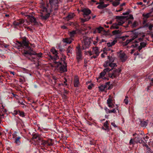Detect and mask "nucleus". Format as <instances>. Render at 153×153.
Masks as SVG:
<instances>
[{"label":"nucleus","instance_id":"nucleus-1","mask_svg":"<svg viewBox=\"0 0 153 153\" xmlns=\"http://www.w3.org/2000/svg\"><path fill=\"white\" fill-rule=\"evenodd\" d=\"M20 46L25 48L24 51L22 52L23 54L25 55L28 54L29 55H36L38 57H40L42 55L41 53H36L33 51L28 46V42L26 40L25 37L23 39V41L22 42H19Z\"/></svg>","mask_w":153,"mask_h":153},{"label":"nucleus","instance_id":"nucleus-2","mask_svg":"<svg viewBox=\"0 0 153 153\" xmlns=\"http://www.w3.org/2000/svg\"><path fill=\"white\" fill-rule=\"evenodd\" d=\"M46 5H47L43 3H42L40 6V16L43 19H47L49 17L50 14V11L46 8Z\"/></svg>","mask_w":153,"mask_h":153},{"label":"nucleus","instance_id":"nucleus-3","mask_svg":"<svg viewBox=\"0 0 153 153\" xmlns=\"http://www.w3.org/2000/svg\"><path fill=\"white\" fill-rule=\"evenodd\" d=\"M116 22L113 24L111 27V29H117L119 28V26L122 25L124 23L127 19V18L125 16H117L116 18Z\"/></svg>","mask_w":153,"mask_h":153},{"label":"nucleus","instance_id":"nucleus-4","mask_svg":"<svg viewBox=\"0 0 153 153\" xmlns=\"http://www.w3.org/2000/svg\"><path fill=\"white\" fill-rule=\"evenodd\" d=\"M133 136H135V138L134 139H131L129 142L130 144H134L136 143L140 142V141L143 137L142 134H137L136 133H135L133 134Z\"/></svg>","mask_w":153,"mask_h":153},{"label":"nucleus","instance_id":"nucleus-5","mask_svg":"<svg viewBox=\"0 0 153 153\" xmlns=\"http://www.w3.org/2000/svg\"><path fill=\"white\" fill-rule=\"evenodd\" d=\"M82 11L84 13V19H82L81 21L82 22H84L88 21L91 18V17L88 16V15L91 13V11L88 9L85 8L82 9Z\"/></svg>","mask_w":153,"mask_h":153},{"label":"nucleus","instance_id":"nucleus-6","mask_svg":"<svg viewBox=\"0 0 153 153\" xmlns=\"http://www.w3.org/2000/svg\"><path fill=\"white\" fill-rule=\"evenodd\" d=\"M108 59H109V61L105 62L104 64L105 67L109 66L111 67H114L116 66V64L112 63L114 60L113 58L112 57L110 58L109 56H108Z\"/></svg>","mask_w":153,"mask_h":153},{"label":"nucleus","instance_id":"nucleus-7","mask_svg":"<svg viewBox=\"0 0 153 153\" xmlns=\"http://www.w3.org/2000/svg\"><path fill=\"white\" fill-rule=\"evenodd\" d=\"M56 66H55L56 67H59V70L62 72H65L67 71V66L66 64L63 62V64H62L59 62H55Z\"/></svg>","mask_w":153,"mask_h":153},{"label":"nucleus","instance_id":"nucleus-8","mask_svg":"<svg viewBox=\"0 0 153 153\" xmlns=\"http://www.w3.org/2000/svg\"><path fill=\"white\" fill-rule=\"evenodd\" d=\"M99 53L100 52L98 48L95 47L93 48L92 52L88 51L87 52V54L89 55L90 56H91L93 54H95V55H94L91 57L95 58L99 55Z\"/></svg>","mask_w":153,"mask_h":153},{"label":"nucleus","instance_id":"nucleus-9","mask_svg":"<svg viewBox=\"0 0 153 153\" xmlns=\"http://www.w3.org/2000/svg\"><path fill=\"white\" fill-rule=\"evenodd\" d=\"M82 48L83 49H85L88 48L90 44V42L89 39L86 37H84L83 39L82 40Z\"/></svg>","mask_w":153,"mask_h":153},{"label":"nucleus","instance_id":"nucleus-10","mask_svg":"<svg viewBox=\"0 0 153 153\" xmlns=\"http://www.w3.org/2000/svg\"><path fill=\"white\" fill-rule=\"evenodd\" d=\"M132 36H133V38L129 40H127L125 42V45H127L129 43L131 42H134L135 41L137 43H135L134 45H132V46H133L134 47H137L138 46H139V44H137L138 42L137 41H136V40H134V39L137 37V36L136 34H133Z\"/></svg>","mask_w":153,"mask_h":153},{"label":"nucleus","instance_id":"nucleus-11","mask_svg":"<svg viewBox=\"0 0 153 153\" xmlns=\"http://www.w3.org/2000/svg\"><path fill=\"white\" fill-rule=\"evenodd\" d=\"M108 1L109 0H100V2L99 3H97V4H98L99 5L97 6V7L99 9H102L104 7H106L109 5L108 4H104V3L105 2V1Z\"/></svg>","mask_w":153,"mask_h":153},{"label":"nucleus","instance_id":"nucleus-12","mask_svg":"<svg viewBox=\"0 0 153 153\" xmlns=\"http://www.w3.org/2000/svg\"><path fill=\"white\" fill-rule=\"evenodd\" d=\"M120 71V69L119 68L118 69L114 70L113 73L112 74H109V76L112 78H115L119 74Z\"/></svg>","mask_w":153,"mask_h":153},{"label":"nucleus","instance_id":"nucleus-13","mask_svg":"<svg viewBox=\"0 0 153 153\" xmlns=\"http://www.w3.org/2000/svg\"><path fill=\"white\" fill-rule=\"evenodd\" d=\"M51 52L54 55L53 57L51 55L49 56L51 59L55 60H57L59 58L58 56H57L58 53L57 51L54 48H51Z\"/></svg>","mask_w":153,"mask_h":153},{"label":"nucleus","instance_id":"nucleus-14","mask_svg":"<svg viewBox=\"0 0 153 153\" xmlns=\"http://www.w3.org/2000/svg\"><path fill=\"white\" fill-rule=\"evenodd\" d=\"M110 82H107L105 83L104 85H101L99 87V90L101 91H104L105 89H107L108 87L109 86Z\"/></svg>","mask_w":153,"mask_h":153},{"label":"nucleus","instance_id":"nucleus-15","mask_svg":"<svg viewBox=\"0 0 153 153\" xmlns=\"http://www.w3.org/2000/svg\"><path fill=\"white\" fill-rule=\"evenodd\" d=\"M118 55L122 61H125L127 58V56L122 51H121L119 53Z\"/></svg>","mask_w":153,"mask_h":153},{"label":"nucleus","instance_id":"nucleus-16","mask_svg":"<svg viewBox=\"0 0 153 153\" xmlns=\"http://www.w3.org/2000/svg\"><path fill=\"white\" fill-rule=\"evenodd\" d=\"M107 103L108 105V106L111 108H113L114 106V102L113 99L112 98H110V96L109 98L107 100Z\"/></svg>","mask_w":153,"mask_h":153},{"label":"nucleus","instance_id":"nucleus-17","mask_svg":"<svg viewBox=\"0 0 153 153\" xmlns=\"http://www.w3.org/2000/svg\"><path fill=\"white\" fill-rule=\"evenodd\" d=\"M110 70L109 69V68H107L105 69H104L103 70V71L100 74V76H99V78H102L103 79H105V77H104V76L106 73V72H107L110 71Z\"/></svg>","mask_w":153,"mask_h":153},{"label":"nucleus","instance_id":"nucleus-18","mask_svg":"<svg viewBox=\"0 0 153 153\" xmlns=\"http://www.w3.org/2000/svg\"><path fill=\"white\" fill-rule=\"evenodd\" d=\"M24 22L25 21L23 19H20L14 22L13 24L15 27H17L23 24Z\"/></svg>","mask_w":153,"mask_h":153},{"label":"nucleus","instance_id":"nucleus-19","mask_svg":"<svg viewBox=\"0 0 153 153\" xmlns=\"http://www.w3.org/2000/svg\"><path fill=\"white\" fill-rule=\"evenodd\" d=\"M77 51L76 52V58L78 60H79L81 58V52L80 50V47L79 46L77 47Z\"/></svg>","mask_w":153,"mask_h":153},{"label":"nucleus","instance_id":"nucleus-20","mask_svg":"<svg viewBox=\"0 0 153 153\" xmlns=\"http://www.w3.org/2000/svg\"><path fill=\"white\" fill-rule=\"evenodd\" d=\"M79 85L78 77L75 76L74 78V86L76 87H78Z\"/></svg>","mask_w":153,"mask_h":153},{"label":"nucleus","instance_id":"nucleus-21","mask_svg":"<svg viewBox=\"0 0 153 153\" xmlns=\"http://www.w3.org/2000/svg\"><path fill=\"white\" fill-rule=\"evenodd\" d=\"M28 20L26 21V22L28 23V21L29 20L30 22H35L36 21V19L33 16H27Z\"/></svg>","mask_w":153,"mask_h":153},{"label":"nucleus","instance_id":"nucleus-22","mask_svg":"<svg viewBox=\"0 0 153 153\" xmlns=\"http://www.w3.org/2000/svg\"><path fill=\"white\" fill-rule=\"evenodd\" d=\"M73 39L71 37L69 38H66L63 39V42L67 43L70 44L72 41Z\"/></svg>","mask_w":153,"mask_h":153},{"label":"nucleus","instance_id":"nucleus-23","mask_svg":"<svg viewBox=\"0 0 153 153\" xmlns=\"http://www.w3.org/2000/svg\"><path fill=\"white\" fill-rule=\"evenodd\" d=\"M14 113L16 114H19L20 116L22 117H24L25 116V113L22 111L16 110L14 111Z\"/></svg>","mask_w":153,"mask_h":153},{"label":"nucleus","instance_id":"nucleus-24","mask_svg":"<svg viewBox=\"0 0 153 153\" xmlns=\"http://www.w3.org/2000/svg\"><path fill=\"white\" fill-rule=\"evenodd\" d=\"M121 0H115L112 2V5L114 7H116L119 5L120 3V1Z\"/></svg>","mask_w":153,"mask_h":153},{"label":"nucleus","instance_id":"nucleus-25","mask_svg":"<svg viewBox=\"0 0 153 153\" xmlns=\"http://www.w3.org/2000/svg\"><path fill=\"white\" fill-rule=\"evenodd\" d=\"M117 41L116 40H114L112 42H108L107 43V46L108 47H111L113 45H114L116 42Z\"/></svg>","mask_w":153,"mask_h":153},{"label":"nucleus","instance_id":"nucleus-26","mask_svg":"<svg viewBox=\"0 0 153 153\" xmlns=\"http://www.w3.org/2000/svg\"><path fill=\"white\" fill-rule=\"evenodd\" d=\"M77 32V30H73L71 32H70L69 34L71 37L72 38V37L74 36L76 34Z\"/></svg>","mask_w":153,"mask_h":153},{"label":"nucleus","instance_id":"nucleus-27","mask_svg":"<svg viewBox=\"0 0 153 153\" xmlns=\"http://www.w3.org/2000/svg\"><path fill=\"white\" fill-rule=\"evenodd\" d=\"M103 30V28L101 27H97L96 28L95 32L98 33H100Z\"/></svg>","mask_w":153,"mask_h":153},{"label":"nucleus","instance_id":"nucleus-28","mask_svg":"<svg viewBox=\"0 0 153 153\" xmlns=\"http://www.w3.org/2000/svg\"><path fill=\"white\" fill-rule=\"evenodd\" d=\"M151 12L147 13H143V16L145 18H148L151 16Z\"/></svg>","mask_w":153,"mask_h":153},{"label":"nucleus","instance_id":"nucleus-29","mask_svg":"<svg viewBox=\"0 0 153 153\" xmlns=\"http://www.w3.org/2000/svg\"><path fill=\"white\" fill-rule=\"evenodd\" d=\"M42 144L44 145H47L48 146H51L52 145V144L51 143H49L48 141H45V140H42Z\"/></svg>","mask_w":153,"mask_h":153},{"label":"nucleus","instance_id":"nucleus-30","mask_svg":"<svg viewBox=\"0 0 153 153\" xmlns=\"http://www.w3.org/2000/svg\"><path fill=\"white\" fill-rule=\"evenodd\" d=\"M146 45V43L145 42H141L140 43V46H138V49L140 50L143 47H144Z\"/></svg>","mask_w":153,"mask_h":153},{"label":"nucleus","instance_id":"nucleus-31","mask_svg":"<svg viewBox=\"0 0 153 153\" xmlns=\"http://www.w3.org/2000/svg\"><path fill=\"white\" fill-rule=\"evenodd\" d=\"M74 16L75 15L74 13H70L67 16V18L69 20L70 19L73 18Z\"/></svg>","mask_w":153,"mask_h":153},{"label":"nucleus","instance_id":"nucleus-32","mask_svg":"<svg viewBox=\"0 0 153 153\" xmlns=\"http://www.w3.org/2000/svg\"><path fill=\"white\" fill-rule=\"evenodd\" d=\"M103 126L104 127H105V130H107L108 129V121H106L103 124Z\"/></svg>","mask_w":153,"mask_h":153},{"label":"nucleus","instance_id":"nucleus-33","mask_svg":"<svg viewBox=\"0 0 153 153\" xmlns=\"http://www.w3.org/2000/svg\"><path fill=\"white\" fill-rule=\"evenodd\" d=\"M147 123L144 121L141 122L140 125L142 127H146L147 125Z\"/></svg>","mask_w":153,"mask_h":153},{"label":"nucleus","instance_id":"nucleus-34","mask_svg":"<svg viewBox=\"0 0 153 153\" xmlns=\"http://www.w3.org/2000/svg\"><path fill=\"white\" fill-rule=\"evenodd\" d=\"M20 137H17L15 141V142L16 143L17 145H19L20 144V142L19 141V139H20Z\"/></svg>","mask_w":153,"mask_h":153},{"label":"nucleus","instance_id":"nucleus-35","mask_svg":"<svg viewBox=\"0 0 153 153\" xmlns=\"http://www.w3.org/2000/svg\"><path fill=\"white\" fill-rule=\"evenodd\" d=\"M120 33V31L118 30H115L114 31H113L112 32V33L114 35H116L117 34H119Z\"/></svg>","mask_w":153,"mask_h":153},{"label":"nucleus","instance_id":"nucleus-36","mask_svg":"<svg viewBox=\"0 0 153 153\" xmlns=\"http://www.w3.org/2000/svg\"><path fill=\"white\" fill-rule=\"evenodd\" d=\"M107 50H106L105 49L104 50L103 53L101 55V56L102 57H104V56H105L104 54H107L108 53L107 52Z\"/></svg>","mask_w":153,"mask_h":153},{"label":"nucleus","instance_id":"nucleus-37","mask_svg":"<svg viewBox=\"0 0 153 153\" xmlns=\"http://www.w3.org/2000/svg\"><path fill=\"white\" fill-rule=\"evenodd\" d=\"M124 103L126 104H128V97H126V98L124 99Z\"/></svg>","mask_w":153,"mask_h":153},{"label":"nucleus","instance_id":"nucleus-38","mask_svg":"<svg viewBox=\"0 0 153 153\" xmlns=\"http://www.w3.org/2000/svg\"><path fill=\"white\" fill-rule=\"evenodd\" d=\"M137 25V23L136 21H135L134 22V23H133L132 25V27H136Z\"/></svg>","mask_w":153,"mask_h":153},{"label":"nucleus","instance_id":"nucleus-39","mask_svg":"<svg viewBox=\"0 0 153 153\" xmlns=\"http://www.w3.org/2000/svg\"><path fill=\"white\" fill-rule=\"evenodd\" d=\"M153 27V25L150 24L148 25V29L150 30H152V28Z\"/></svg>","mask_w":153,"mask_h":153},{"label":"nucleus","instance_id":"nucleus-40","mask_svg":"<svg viewBox=\"0 0 153 153\" xmlns=\"http://www.w3.org/2000/svg\"><path fill=\"white\" fill-rule=\"evenodd\" d=\"M116 112V111L115 109H113L112 110H108V113H115Z\"/></svg>","mask_w":153,"mask_h":153},{"label":"nucleus","instance_id":"nucleus-41","mask_svg":"<svg viewBox=\"0 0 153 153\" xmlns=\"http://www.w3.org/2000/svg\"><path fill=\"white\" fill-rule=\"evenodd\" d=\"M93 85H94L93 84L91 83L88 85V88L89 89H91L93 87Z\"/></svg>","mask_w":153,"mask_h":153},{"label":"nucleus","instance_id":"nucleus-42","mask_svg":"<svg viewBox=\"0 0 153 153\" xmlns=\"http://www.w3.org/2000/svg\"><path fill=\"white\" fill-rule=\"evenodd\" d=\"M99 39L98 37H97L96 38V41H94L93 43L95 45H96L97 43L98 42Z\"/></svg>","mask_w":153,"mask_h":153},{"label":"nucleus","instance_id":"nucleus-43","mask_svg":"<svg viewBox=\"0 0 153 153\" xmlns=\"http://www.w3.org/2000/svg\"><path fill=\"white\" fill-rule=\"evenodd\" d=\"M128 19H133V17L132 15H129L128 16Z\"/></svg>","mask_w":153,"mask_h":153},{"label":"nucleus","instance_id":"nucleus-44","mask_svg":"<svg viewBox=\"0 0 153 153\" xmlns=\"http://www.w3.org/2000/svg\"><path fill=\"white\" fill-rule=\"evenodd\" d=\"M111 125L113 126L114 127H117V126L115 125V123L114 122H112L111 123Z\"/></svg>","mask_w":153,"mask_h":153},{"label":"nucleus","instance_id":"nucleus-45","mask_svg":"<svg viewBox=\"0 0 153 153\" xmlns=\"http://www.w3.org/2000/svg\"><path fill=\"white\" fill-rule=\"evenodd\" d=\"M9 72L10 73V74H12L13 75H15V73L14 72L10 71H9Z\"/></svg>","mask_w":153,"mask_h":153},{"label":"nucleus","instance_id":"nucleus-46","mask_svg":"<svg viewBox=\"0 0 153 153\" xmlns=\"http://www.w3.org/2000/svg\"><path fill=\"white\" fill-rule=\"evenodd\" d=\"M123 8H121L119 10H116V11L117 12H119L122 11L123 10Z\"/></svg>","mask_w":153,"mask_h":153},{"label":"nucleus","instance_id":"nucleus-47","mask_svg":"<svg viewBox=\"0 0 153 153\" xmlns=\"http://www.w3.org/2000/svg\"><path fill=\"white\" fill-rule=\"evenodd\" d=\"M151 82L150 83V85H153V79H151Z\"/></svg>","mask_w":153,"mask_h":153},{"label":"nucleus","instance_id":"nucleus-48","mask_svg":"<svg viewBox=\"0 0 153 153\" xmlns=\"http://www.w3.org/2000/svg\"><path fill=\"white\" fill-rule=\"evenodd\" d=\"M125 5V3H123L121 4L120 5V6L121 7H122Z\"/></svg>","mask_w":153,"mask_h":153},{"label":"nucleus","instance_id":"nucleus-49","mask_svg":"<svg viewBox=\"0 0 153 153\" xmlns=\"http://www.w3.org/2000/svg\"><path fill=\"white\" fill-rule=\"evenodd\" d=\"M53 1H52L51 0H49V3H50L51 4H52Z\"/></svg>","mask_w":153,"mask_h":153},{"label":"nucleus","instance_id":"nucleus-50","mask_svg":"<svg viewBox=\"0 0 153 153\" xmlns=\"http://www.w3.org/2000/svg\"><path fill=\"white\" fill-rule=\"evenodd\" d=\"M61 27H62V28H63V29H65L66 28V27L64 26H62Z\"/></svg>","mask_w":153,"mask_h":153},{"label":"nucleus","instance_id":"nucleus-51","mask_svg":"<svg viewBox=\"0 0 153 153\" xmlns=\"http://www.w3.org/2000/svg\"><path fill=\"white\" fill-rule=\"evenodd\" d=\"M105 41V40L104 39H102L101 42H100V43L101 44L102 43V42H104Z\"/></svg>","mask_w":153,"mask_h":153},{"label":"nucleus","instance_id":"nucleus-52","mask_svg":"<svg viewBox=\"0 0 153 153\" xmlns=\"http://www.w3.org/2000/svg\"><path fill=\"white\" fill-rule=\"evenodd\" d=\"M131 23V22L130 21H129L128 22V24L129 25Z\"/></svg>","mask_w":153,"mask_h":153},{"label":"nucleus","instance_id":"nucleus-53","mask_svg":"<svg viewBox=\"0 0 153 153\" xmlns=\"http://www.w3.org/2000/svg\"><path fill=\"white\" fill-rule=\"evenodd\" d=\"M138 4H139V5H142V2H139V3H138Z\"/></svg>","mask_w":153,"mask_h":153},{"label":"nucleus","instance_id":"nucleus-54","mask_svg":"<svg viewBox=\"0 0 153 153\" xmlns=\"http://www.w3.org/2000/svg\"><path fill=\"white\" fill-rule=\"evenodd\" d=\"M66 82H67L66 80H65V81H64V83L65 85H66Z\"/></svg>","mask_w":153,"mask_h":153},{"label":"nucleus","instance_id":"nucleus-55","mask_svg":"<svg viewBox=\"0 0 153 153\" xmlns=\"http://www.w3.org/2000/svg\"><path fill=\"white\" fill-rule=\"evenodd\" d=\"M91 1H92V2H96V1L95 0H92Z\"/></svg>","mask_w":153,"mask_h":153},{"label":"nucleus","instance_id":"nucleus-56","mask_svg":"<svg viewBox=\"0 0 153 153\" xmlns=\"http://www.w3.org/2000/svg\"><path fill=\"white\" fill-rule=\"evenodd\" d=\"M127 13H123V15H127Z\"/></svg>","mask_w":153,"mask_h":153},{"label":"nucleus","instance_id":"nucleus-57","mask_svg":"<svg viewBox=\"0 0 153 153\" xmlns=\"http://www.w3.org/2000/svg\"><path fill=\"white\" fill-rule=\"evenodd\" d=\"M37 137V136H34L33 137V138H35V139Z\"/></svg>","mask_w":153,"mask_h":153},{"label":"nucleus","instance_id":"nucleus-58","mask_svg":"<svg viewBox=\"0 0 153 153\" xmlns=\"http://www.w3.org/2000/svg\"><path fill=\"white\" fill-rule=\"evenodd\" d=\"M110 2H111L112 3V2L114 1H113V0H110L109 1Z\"/></svg>","mask_w":153,"mask_h":153},{"label":"nucleus","instance_id":"nucleus-59","mask_svg":"<svg viewBox=\"0 0 153 153\" xmlns=\"http://www.w3.org/2000/svg\"><path fill=\"white\" fill-rule=\"evenodd\" d=\"M5 16H7V17H8L9 16V15H7V14H6L5 15Z\"/></svg>","mask_w":153,"mask_h":153},{"label":"nucleus","instance_id":"nucleus-60","mask_svg":"<svg viewBox=\"0 0 153 153\" xmlns=\"http://www.w3.org/2000/svg\"><path fill=\"white\" fill-rule=\"evenodd\" d=\"M145 138L146 139H148V137L147 136H146V137H145Z\"/></svg>","mask_w":153,"mask_h":153},{"label":"nucleus","instance_id":"nucleus-61","mask_svg":"<svg viewBox=\"0 0 153 153\" xmlns=\"http://www.w3.org/2000/svg\"><path fill=\"white\" fill-rule=\"evenodd\" d=\"M142 40V39H141L140 38L139 39V41H140Z\"/></svg>","mask_w":153,"mask_h":153},{"label":"nucleus","instance_id":"nucleus-62","mask_svg":"<svg viewBox=\"0 0 153 153\" xmlns=\"http://www.w3.org/2000/svg\"><path fill=\"white\" fill-rule=\"evenodd\" d=\"M59 85H63V84L62 83H61V84H59Z\"/></svg>","mask_w":153,"mask_h":153},{"label":"nucleus","instance_id":"nucleus-63","mask_svg":"<svg viewBox=\"0 0 153 153\" xmlns=\"http://www.w3.org/2000/svg\"><path fill=\"white\" fill-rule=\"evenodd\" d=\"M147 0H143L144 2H146V1Z\"/></svg>","mask_w":153,"mask_h":153},{"label":"nucleus","instance_id":"nucleus-64","mask_svg":"<svg viewBox=\"0 0 153 153\" xmlns=\"http://www.w3.org/2000/svg\"><path fill=\"white\" fill-rule=\"evenodd\" d=\"M88 83H89V82H86V84H87V85H88Z\"/></svg>","mask_w":153,"mask_h":153}]
</instances>
